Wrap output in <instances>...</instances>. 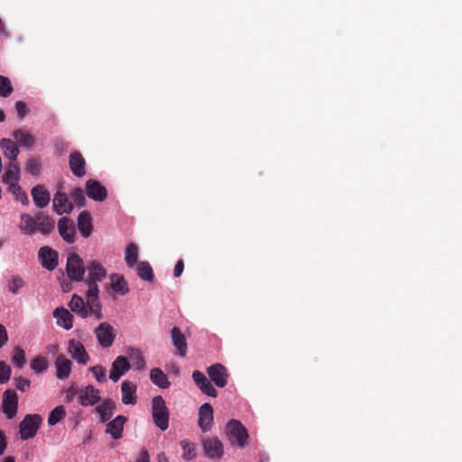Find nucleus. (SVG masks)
I'll return each instance as SVG.
<instances>
[{
	"instance_id": "nucleus-1",
	"label": "nucleus",
	"mask_w": 462,
	"mask_h": 462,
	"mask_svg": "<svg viewBox=\"0 0 462 462\" xmlns=\"http://www.w3.org/2000/svg\"><path fill=\"white\" fill-rule=\"evenodd\" d=\"M69 306L74 313L80 318H87L94 315L96 319H102L101 303L97 296H90L87 291V301L78 294H74L69 302Z\"/></svg>"
},
{
	"instance_id": "nucleus-2",
	"label": "nucleus",
	"mask_w": 462,
	"mask_h": 462,
	"mask_svg": "<svg viewBox=\"0 0 462 462\" xmlns=\"http://www.w3.org/2000/svg\"><path fill=\"white\" fill-rule=\"evenodd\" d=\"M86 271H88V277L85 282L88 286V291L90 296L98 297L99 289L97 282L106 278V270L99 262L92 260L88 263Z\"/></svg>"
},
{
	"instance_id": "nucleus-3",
	"label": "nucleus",
	"mask_w": 462,
	"mask_h": 462,
	"mask_svg": "<svg viewBox=\"0 0 462 462\" xmlns=\"http://www.w3.org/2000/svg\"><path fill=\"white\" fill-rule=\"evenodd\" d=\"M152 419L154 425L162 431H165L169 428L170 412L162 396L152 398Z\"/></svg>"
},
{
	"instance_id": "nucleus-4",
	"label": "nucleus",
	"mask_w": 462,
	"mask_h": 462,
	"mask_svg": "<svg viewBox=\"0 0 462 462\" xmlns=\"http://www.w3.org/2000/svg\"><path fill=\"white\" fill-rule=\"evenodd\" d=\"M226 435L231 444H237L241 448L247 445L248 432L239 420H231L227 422Z\"/></svg>"
},
{
	"instance_id": "nucleus-5",
	"label": "nucleus",
	"mask_w": 462,
	"mask_h": 462,
	"mask_svg": "<svg viewBox=\"0 0 462 462\" xmlns=\"http://www.w3.org/2000/svg\"><path fill=\"white\" fill-rule=\"evenodd\" d=\"M86 270L87 266L84 265L82 258L78 254L71 253L68 255L66 272L70 281H84Z\"/></svg>"
},
{
	"instance_id": "nucleus-6",
	"label": "nucleus",
	"mask_w": 462,
	"mask_h": 462,
	"mask_svg": "<svg viewBox=\"0 0 462 462\" xmlns=\"http://www.w3.org/2000/svg\"><path fill=\"white\" fill-rule=\"evenodd\" d=\"M42 419L39 414H27L20 422L19 431L23 440L33 438L42 424Z\"/></svg>"
},
{
	"instance_id": "nucleus-7",
	"label": "nucleus",
	"mask_w": 462,
	"mask_h": 462,
	"mask_svg": "<svg viewBox=\"0 0 462 462\" xmlns=\"http://www.w3.org/2000/svg\"><path fill=\"white\" fill-rule=\"evenodd\" d=\"M204 455L209 459H221L224 456V445L217 437H209L202 440Z\"/></svg>"
},
{
	"instance_id": "nucleus-8",
	"label": "nucleus",
	"mask_w": 462,
	"mask_h": 462,
	"mask_svg": "<svg viewBox=\"0 0 462 462\" xmlns=\"http://www.w3.org/2000/svg\"><path fill=\"white\" fill-rule=\"evenodd\" d=\"M207 374L210 380L219 388L225 387L228 383L229 374L227 369L220 363L208 366Z\"/></svg>"
},
{
	"instance_id": "nucleus-9",
	"label": "nucleus",
	"mask_w": 462,
	"mask_h": 462,
	"mask_svg": "<svg viewBox=\"0 0 462 462\" xmlns=\"http://www.w3.org/2000/svg\"><path fill=\"white\" fill-rule=\"evenodd\" d=\"M38 258L42 267L48 271H53L59 264L58 252L47 245L39 249Z\"/></svg>"
},
{
	"instance_id": "nucleus-10",
	"label": "nucleus",
	"mask_w": 462,
	"mask_h": 462,
	"mask_svg": "<svg viewBox=\"0 0 462 462\" xmlns=\"http://www.w3.org/2000/svg\"><path fill=\"white\" fill-rule=\"evenodd\" d=\"M95 335L98 343L102 347H110L116 338V333L114 328L106 322L100 323L95 329Z\"/></svg>"
},
{
	"instance_id": "nucleus-11",
	"label": "nucleus",
	"mask_w": 462,
	"mask_h": 462,
	"mask_svg": "<svg viewBox=\"0 0 462 462\" xmlns=\"http://www.w3.org/2000/svg\"><path fill=\"white\" fill-rule=\"evenodd\" d=\"M18 396L14 390H6L3 393L2 411L11 420L17 413Z\"/></svg>"
},
{
	"instance_id": "nucleus-12",
	"label": "nucleus",
	"mask_w": 462,
	"mask_h": 462,
	"mask_svg": "<svg viewBox=\"0 0 462 462\" xmlns=\"http://www.w3.org/2000/svg\"><path fill=\"white\" fill-rule=\"evenodd\" d=\"M78 401L82 406H93L100 401V392L88 384L79 389Z\"/></svg>"
},
{
	"instance_id": "nucleus-13",
	"label": "nucleus",
	"mask_w": 462,
	"mask_h": 462,
	"mask_svg": "<svg viewBox=\"0 0 462 462\" xmlns=\"http://www.w3.org/2000/svg\"><path fill=\"white\" fill-rule=\"evenodd\" d=\"M87 196L98 202H102L107 198V190L98 180L90 179L86 182Z\"/></svg>"
},
{
	"instance_id": "nucleus-14",
	"label": "nucleus",
	"mask_w": 462,
	"mask_h": 462,
	"mask_svg": "<svg viewBox=\"0 0 462 462\" xmlns=\"http://www.w3.org/2000/svg\"><path fill=\"white\" fill-rule=\"evenodd\" d=\"M192 379L204 394L213 398L217 396V391L202 372L199 370L193 371Z\"/></svg>"
},
{
	"instance_id": "nucleus-15",
	"label": "nucleus",
	"mask_w": 462,
	"mask_h": 462,
	"mask_svg": "<svg viewBox=\"0 0 462 462\" xmlns=\"http://www.w3.org/2000/svg\"><path fill=\"white\" fill-rule=\"evenodd\" d=\"M69 165L70 171L76 177L82 178L87 174L86 160L79 151H74L69 154Z\"/></svg>"
},
{
	"instance_id": "nucleus-16",
	"label": "nucleus",
	"mask_w": 462,
	"mask_h": 462,
	"mask_svg": "<svg viewBox=\"0 0 462 462\" xmlns=\"http://www.w3.org/2000/svg\"><path fill=\"white\" fill-rule=\"evenodd\" d=\"M199 426L203 432H208L213 426V407L210 403H204L199 409Z\"/></svg>"
},
{
	"instance_id": "nucleus-17",
	"label": "nucleus",
	"mask_w": 462,
	"mask_h": 462,
	"mask_svg": "<svg viewBox=\"0 0 462 462\" xmlns=\"http://www.w3.org/2000/svg\"><path fill=\"white\" fill-rule=\"evenodd\" d=\"M130 368L131 365L127 357L119 356L112 363L109 378L116 383L122 375L128 372Z\"/></svg>"
},
{
	"instance_id": "nucleus-18",
	"label": "nucleus",
	"mask_w": 462,
	"mask_h": 462,
	"mask_svg": "<svg viewBox=\"0 0 462 462\" xmlns=\"http://www.w3.org/2000/svg\"><path fill=\"white\" fill-rule=\"evenodd\" d=\"M69 352L72 358L79 364L86 365L89 360V356L83 344L78 340L70 339L69 342Z\"/></svg>"
},
{
	"instance_id": "nucleus-19",
	"label": "nucleus",
	"mask_w": 462,
	"mask_h": 462,
	"mask_svg": "<svg viewBox=\"0 0 462 462\" xmlns=\"http://www.w3.org/2000/svg\"><path fill=\"white\" fill-rule=\"evenodd\" d=\"M53 209L58 215L69 214L73 209V204L69 201L65 192L58 191L53 198Z\"/></svg>"
},
{
	"instance_id": "nucleus-20",
	"label": "nucleus",
	"mask_w": 462,
	"mask_h": 462,
	"mask_svg": "<svg viewBox=\"0 0 462 462\" xmlns=\"http://www.w3.org/2000/svg\"><path fill=\"white\" fill-rule=\"evenodd\" d=\"M58 229L60 236L69 244L75 242V227L73 221L68 217H61L58 222Z\"/></svg>"
},
{
	"instance_id": "nucleus-21",
	"label": "nucleus",
	"mask_w": 462,
	"mask_h": 462,
	"mask_svg": "<svg viewBox=\"0 0 462 462\" xmlns=\"http://www.w3.org/2000/svg\"><path fill=\"white\" fill-rule=\"evenodd\" d=\"M31 194L35 206L39 208H44L49 205L51 195L43 185L38 184L34 186L31 190Z\"/></svg>"
},
{
	"instance_id": "nucleus-22",
	"label": "nucleus",
	"mask_w": 462,
	"mask_h": 462,
	"mask_svg": "<svg viewBox=\"0 0 462 462\" xmlns=\"http://www.w3.org/2000/svg\"><path fill=\"white\" fill-rule=\"evenodd\" d=\"M136 390L137 386L134 382L124 381L121 384L122 402L125 405L135 404L137 400Z\"/></svg>"
},
{
	"instance_id": "nucleus-23",
	"label": "nucleus",
	"mask_w": 462,
	"mask_h": 462,
	"mask_svg": "<svg viewBox=\"0 0 462 462\" xmlns=\"http://www.w3.org/2000/svg\"><path fill=\"white\" fill-rule=\"evenodd\" d=\"M126 420L127 418L124 415L116 416L114 420L107 422L106 432L110 434L115 439H121Z\"/></svg>"
},
{
	"instance_id": "nucleus-24",
	"label": "nucleus",
	"mask_w": 462,
	"mask_h": 462,
	"mask_svg": "<svg viewBox=\"0 0 462 462\" xmlns=\"http://www.w3.org/2000/svg\"><path fill=\"white\" fill-rule=\"evenodd\" d=\"M171 341L173 346L177 349V353L180 356L184 357L187 355V342L184 335L178 327H174L171 331Z\"/></svg>"
},
{
	"instance_id": "nucleus-25",
	"label": "nucleus",
	"mask_w": 462,
	"mask_h": 462,
	"mask_svg": "<svg viewBox=\"0 0 462 462\" xmlns=\"http://www.w3.org/2000/svg\"><path fill=\"white\" fill-rule=\"evenodd\" d=\"M55 221L42 212L36 214V228L41 234L47 236L54 230Z\"/></svg>"
},
{
	"instance_id": "nucleus-26",
	"label": "nucleus",
	"mask_w": 462,
	"mask_h": 462,
	"mask_svg": "<svg viewBox=\"0 0 462 462\" xmlns=\"http://www.w3.org/2000/svg\"><path fill=\"white\" fill-rule=\"evenodd\" d=\"M0 148L6 159L15 162L20 151L18 145L13 140L2 138L0 140Z\"/></svg>"
},
{
	"instance_id": "nucleus-27",
	"label": "nucleus",
	"mask_w": 462,
	"mask_h": 462,
	"mask_svg": "<svg viewBox=\"0 0 462 462\" xmlns=\"http://www.w3.org/2000/svg\"><path fill=\"white\" fill-rule=\"evenodd\" d=\"M116 410V402L112 399H105L103 402L96 407V411L98 413L100 421H108L114 414Z\"/></svg>"
},
{
	"instance_id": "nucleus-28",
	"label": "nucleus",
	"mask_w": 462,
	"mask_h": 462,
	"mask_svg": "<svg viewBox=\"0 0 462 462\" xmlns=\"http://www.w3.org/2000/svg\"><path fill=\"white\" fill-rule=\"evenodd\" d=\"M78 228L83 237H88L93 229L92 218L88 211H82L78 217Z\"/></svg>"
},
{
	"instance_id": "nucleus-29",
	"label": "nucleus",
	"mask_w": 462,
	"mask_h": 462,
	"mask_svg": "<svg viewBox=\"0 0 462 462\" xmlns=\"http://www.w3.org/2000/svg\"><path fill=\"white\" fill-rule=\"evenodd\" d=\"M53 316L57 319V324L65 329H70L73 327V316L65 308H56Z\"/></svg>"
},
{
	"instance_id": "nucleus-30",
	"label": "nucleus",
	"mask_w": 462,
	"mask_h": 462,
	"mask_svg": "<svg viewBox=\"0 0 462 462\" xmlns=\"http://www.w3.org/2000/svg\"><path fill=\"white\" fill-rule=\"evenodd\" d=\"M4 183L8 187L13 183H19L20 180V167L17 162H10L6 167V171L2 177Z\"/></svg>"
},
{
	"instance_id": "nucleus-31",
	"label": "nucleus",
	"mask_w": 462,
	"mask_h": 462,
	"mask_svg": "<svg viewBox=\"0 0 462 462\" xmlns=\"http://www.w3.org/2000/svg\"><path fill=\"white\" fill-rule=\"evenodd\" d=\"M21 222L19 224V228L21 232L24 235L32 236L36 233V216L33 217L30 214L23 213L21 214Z\"/></svg>"
},
{
	"instance_id": "nucleus-32",
	"label": "nucleus",
	"mask_w": 462,
	"mask_h": 462,
	"mask_svg": "<svg viewBox=\"0 0 462 462\" xmlns=\"http://www.w3.org/2000/svg\"><path fill=\"white\" fill-rule=\"evenodd\" d=\"M57 377L60 380L67 379L71 372V362L63 355H60L56 360Z\"/></svg>"
},
{
	"instance_id": "nucleus-33",
	"label": "nucleus",
	"mask_w": 462,
	"mask_h": 462,
	"mask_svg": "<svg viewBox=\"0 0 462 462\" xmlns=\"http://www.w3.org/2000/svg\"><path fill=\"white\" fill-rule=\"evenodd\" d=\"M13 136L17 141V143H19L22 146L24 147L31 148L33 146L35 143L34 136L23 128L14 131Z\"/></svg>"
},
{
	"instance_id": "nucleus-34",
	"label": "nucleus",
	"mask_w": 462,
	"mask_h": 462,
	"mask_svg": "<svg viewBox=\"0 0 462 462\" xmlns=\"http://www.w3.org/2000/svg\"><path fill=\"white\" fill-rule=\"evenodd\" d=\"M150 379L160 388L167 389L170 387L171 383L169 382L167 375L160 368H152L151 370Z\"/></svg>"
},
{
	"instance_id": "nucleus-35",
	"label": "nucleus",
	"mask_w": 462,
	"mask_h": 462,
	"mask_svg": "<svg viewBox=\"0 0 462 462\" xmlns=\"http://www.w3.org/2000/svg\"><path fill=\"white\" fill-rule=\"evenodd\" d=\"M111 287L121 295H125L129 291L128 284L123 275L113 273L110 275Z\"/></svg>"
},
{
	"instance_id": "nucleus-36",
	"label": "nucleus",
	"mask_w": 462,
	"mask_h": 462,
	"mask_svg": "<svg viewBox=\"0 0 462 462\" xmlns=\"http://www.w3.org/2000/svg\"><path fill=\"white\" fill-rule=\"evenodd\" d=\"M182 448V458L186 461L194 459L197 456L196 444L189 441V439H183L180 442Z\"/></svg>"
},
{
	"instance_id": "nucleus-37",
	"label": "nucleus",
	"mask_w": 462,
	"mask_h": 462,
	"mask_svg": "<svg viewBox=\"0 0 462 462\" xmlns=\"http://www.w3.org/2000/svg\"><path fill=\"white\" fill-rule=\"evenodd\" d=\"M137 274L138 276L144 281L152 282L153 280V271L152 266L148 262H140L137 264Z\"/></svg>"
},
{
	"instance_id": "nucleus-38",
	"label": "nucleus",
	"mask_w": 462,
	"mask_h": 462,
	"mask_svg": "<svg viewBox=\"0 0 462 462\" xmlns=\"http://www.w3.org/2000/svg\"><path fill=\"white\" fill-rule=\"evenodd\" d=\"M8 191L11 192L15 200L20 201L23 205L27 206L29 204V199L27 193L22 189L19 183H13L8 187Z\"/></svg>"
},
{
	"instance_id": "nucleus-39",
	"label": "nucleus",
	"mask_w": 462,
	"mask_h": 462,
	"mask_svg": "<svg viewBox=\"0 0 462 462\" xmlns=\"http://www.w3.org/2000/svg\"><path fill=\"white\" fill-rule=\"evenodd\" d=\"M127 354L131 360L134 362V365L137 370H143L145 368L146 362L139 349L130 348L127 350Z\"/></svg>"
},
{
	"instance_id": "nucleus-40",
	"label": "nucleus",
	"mask_w": 462,
	"mask_h": 462,
	"mask_svg": "<svg viewBox=\"0 0 462 462\" xmlns=\"http://www.w3.org/2000/svg\"><path fill=\"white\" fill-rule=\"evenodd\" d=\"M125 263L128 267H134L138 260V248L134 244H129L125 250Z\"/></svg>"
},
{
	"instance_id": "nucleus-41",
	"label": "nucleus",
	"mask_w": 462,
	"mask_h": 462,
	"mask_svg": "<svg viewBox=\"0 0 462 462\" xmlns=\"http://www.w3.org/2000/svg\"><path fill=\"white\" fill-rule=\"evenodd\" d=\"M66 415V411L62 405L55 407L48 417V423L51 426L56 425L60 422Z\"/></svg>"
},
{
	"instance_id": "nucleus-42",
	"label": "nucleus",
	"mask_w": 462,
	"mask_h": 462,
	"mask_svg": "<svg viewBox=\"0 0 462 462\" xmlns=\"http://www.w3.org/2000/svg\"><path fill=\"white\" fill-rule=\"evenodd\" d=\"M31 368L36 374H42L48 369V361L45 357L38 356L31 361Z\"/></svg>"
},
{
	"instance_id": "nucleus-43",
	"label": "nucleus",
	"mask_w": 462,
	"mask_h": 462,
	"mask_svg": "<svg viewBox=\"0 0 462 462\" xmlns=\"http://www.w3.org/2000/svg\"><path fill=\"white\" fill-rule=\"evenodd\" d=\"M14 91L11 80L5 76L0 75V97H7Z\"/></svg>"
},
{
	"instance_id": "nucleus-44",
	"label": "nucleus",
	"mask_w": 462,
	"mask_h": 462,
	"mask_svg": "<svg viewBox=\"0 0 462 462\" xmlns=\"http://www.w3.org/2000/svg\"><path fill=\"white\" fill-rule=\"evenodd\" d=\"M25 170L32 175L37 176L41 173L42 163L39 158H31L26 162Z\"/></svg>"
},
{
	"instance_id": "nucleus-45",
	"label": "nucleus",
	"mask_w": 462,
	"mask_h": 462,
	"mask_svg": "<svg viewBox=\"0 0 462 462\" xmlns=\"http://www.w3.org/2000/svg\"><path fill=\"white\" fill-rule=\"evenodd\" d=\"M70 198L74 201V203L77 204L79 207H84L86 204L84 191L79 187H77L72 190Z\"/></svg>"
},
{
	"instance_id": "nucleus-46",
	"label": "nucleus",
	"mask_w": 462,
	"mask_h": 462,
	"mask_svg": "<svg viewBox=\"0 0 462 462\" xmlns=\"http://www.w3.org/2000/svg\"><path fill=\"white\" fill-rule=\"evenodd\" d=\"M13 363L19 368H22L25 362V352L21 347H16L14 349L13 357H12Z\"/></svg>"
},
{
	"instance_id": "nucleus-47",
	"label": "nucleus",
	"mask_w": 462,
	"mask_h": 462,
	"mask_svg": "<svg viewBox=\"0 0 462 462\" xmlns=\"http://www.w3.org/2000/svg\"><path fill=\"white\" fill-rule=\"evenodd\" d=\"M90 371L98 383H105L106 381V370L103 365H97L90 367Z\"/></svg>"
},
{
	"instance_id": "nucleus-48",
	"label": "nucleus",
	"mask_w": 462,
	"mask_h": 462,
	"mask_svg": "<svg viewBox=\"0 0 462 462\" xmlns=\"http://www.w3.org/2000/svg\"><path fill=\"white\" fill-rule=\"evenodd\" d=\"M25 282L20 276H14L8 283V290L16 294L18 291L24 286Z\"/></svg>"
},
{
	"instance_id": "nucleus-49",
	"label": "nucleus",
	"mask_w": 462,
	"mask_h": 462,
	"mask_svg": "<svg viewBox=\"0 0 462 462\" xmlns=\"http://www.w3.org/2000/svg\"><path fill=\"white\" fill-rule=\"evenodd\" d=\"M11 376V367L5 362H0V383L9 381Z\"/></svg>"
},
{
	"instance_id": "nucleus-50",
	"label": "nucleus",
	"mask_w": 462,
	"mask_h": 462,
	"mask_svg": "<svg viewBox=\"0 0 462 462\" xmlns=\"http://www.w3.org/2000/svg\"><path fill=\"white\" fill-rule=\"evenodd\" d=\"M14 383L15 387L22 392L27 391L31 385L30 380L23 378L22 376L14 378Z\"/></svg>"
},
{
	"instance_id": "nucleus-51",
	"label": "nucleus",
	"mask_w": 462,
	"mask_h": 462,
	"mask_svg": "<svg viewBox=\"0 0 462 462\" xmlns=\"http://www.w3.org/2000/svg\"><path fill=\"white\" fill-rule=\"evenodd\" d=\"M79 389L75 385H71L66 390L65 400L67 402H69L73 400V398L77 395L79 397Z\"/></svg>"
},
{
	"instance_id": "nucleus-52",
	"label": "nucleus",
	"mask_w": 462,
	"mask_h": 462,
	"mask_svg": "<svg viewBox=\"0 0 462 462\" xmlns=\"http://www.w3.org/2000/svg\"><path fill=\"white\" fill-rule=\"evenodd\" d=\"M15 109L20 118H23L28 113L26 104L23 101H17L15 103Z\"/></svg>"
},
{
	"instance_id": "nucleus-53",
	"label": "nucleus",
	"mask_w": 462,
	"mask_h": 462,
	"mask_svg": "<svg viewBox=\"0 0 462 462\" xmlns=\"http://www.w3.org/2000/svg\"><path fill=\"white\" fill-rule=\"evenodd\" d=\"M8 340L7 331L4 325L0 324V348L4 346Z\"/></svg>"
},
{
	"instance_id": "nucleus-54",
	"label": "nucleus",
	"mask_w": 462,
	"mask_h": 462,
	"mask_svg": "<svg viewBox=\"0 0 462 462\" xmlns=\"http://www.w3.org/2000/svg\"><path fill=\"white\" fill-rule=\"evenodd\" d=\"M183 270H184V262H183V260L180 259L175 264L174 271H173L174 276L180 277L182 274Z\"/></svg>"
},
{
	"instance_id": "nucleus-55",
	"label": "nucleus",
	"mask_w": 462,
	"mask_h": 462,
	"mask_svg": "<svg viewBox=\"0 0 462 462\" xmlns=\"http://www.w3.org/2000/svg\"><path fill=\"white\" fill-rule=\"evenodd\" d=\"M7 446L6 439L3 431H0V456L5 451Z\"/></svg>"
},
{
	"instance_id": "nucleus-56",
	"label": "nucleus",
	"mask_w": 462,
	"mask_h": 462,
	"mask_svg": "<svg viewBox=\"0 0 462 462\" xmlns=\"http://www.w3.org/2000/svg\"><path fill=\"white\" fill-rule=\"evenodd\" d=\"M136 462H150V456L147 450H142Z\"/></svg>"
},
{
	"instance_id": "nucleus-57",
	"label": "nucleus",
	"mask_w": 462,
	"mask_h": 462,
	"mask_svg": "<svg viewBox=\"0 0 462 462\" xmlns=\"http://www.w3.org/2000/svg\"><path fill=\"white\" fill-rule=\"evenodd\" d=\"M71 282L72 281H64L61 282V288L64 292H68L71 290Z\"/></svg>"
},
{
	"instance_id": "nucleus-58",
	"label": "nucleus",
	"mask_w": 462,
	"mask_h": 462,
	"mask_svg": "<svg viewBox=\"0 0 462 462\" xmlns=\"http://www.w3.org/2000/svg\"><path fill=\"white\" fill-rule=\"evenodd\" d=\"M157 461L158 462H169V460H168V458H167V457H166L164 452H161V453L158 454Z\"/></svg>"
},
{
	"instance_id": "nucleus-59",
	"label": "nucleus",
	"mask_w": 462,
	"mask_h": 462,
	"mask_svg": "<svg viewBox=\"0 0 462 462\" xmlns=\"http://www.w3.org/2000/svg\"><path fill=\"white\" fill-rule=\"evenodd\" d=\"M5 120V112L2 109H0V123L4 122Z\"/></svg>"
},
{
	"instance_id": "nucleus-60",
	"label": "nucleus",
	"mask_w": 462,
	"mask_h": 462,
	"mask_svg": "<svg viewBox=\"0 0 462 462\" xmlns=\"http://www.w3.org/2000/svg\"><path fill=\"white\" fill-rule=\"evenodd\" d=\"M3 462H15V460H14V457L9 456V457H6L4 459V461H3Z\"/></svg>"
}]
</instances>
